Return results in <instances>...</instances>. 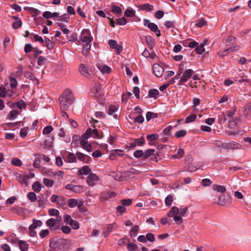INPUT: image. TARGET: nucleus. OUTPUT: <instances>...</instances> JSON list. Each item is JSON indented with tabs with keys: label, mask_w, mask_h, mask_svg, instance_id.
<instances>
[{
	"label": "nucleus",
	"mask_w": 251,
	"mask_h": 251,
	"mask_svg": "<svg viewBox=\"0 0 251 251\" xmlns=\"http://www.w3.org/2000/svg\"><path fill=\"white\" fill-rule=\"evenodd\" d=\"M197 118V115L196 114H193L189 116H188L185 120L186 123H189L192 122H194Z\"/></svg>",
	"instance_id": "37998d69"
},
{
	"label": "nucleus",
	"mask_w": 251,
	"mask_h": 251,
	"mask_svg": "<svg viewBox=\"0 0 251 251\" xmlns=\"http://www.w3.org/2000/svg\"><path fill=\"white\" fill-rule=\"evenodd\" d=\"M28 199L32 202H34L37 200V197L34 192H30L27 194Z\"/></svg>",
	"instance_id": "a19ab883"
},
{
	"label": "nucleus",
	"mask_w": 251,
	"mask_h": 251,
	"mask_svg": "<svg viewBox=\"0 0 251 251\" xmlns=\"http://www.w3.org/2000/svg\"><path fill=\"white\" fill-rule=\"evenodd\" d=\"M76 156L78 160L85 163H88L91 160V157L79 151L76 152Z\"/></svg>",
	"instance_id": "6e6552de"
},
{
	"label": "nucleus",
	"mask_w": 251,
	"mask_h": 251,
	"mask_svg": "<svg viewBox=\"0 0 251 251\" xmlns=\"http://www.w3.org/2000/svg\"><path fill=\"white\" fill-rule=\"evenodd\" d=\"M91 170L89 167L87 166H83L81 169H80L79 171L80 174L82 175H86L88 174Z\"/></svg>",
	"instance_id": "cd10ccee"
},
{
	"label": "nucleus",
	"mask_w": 251,
	"mask_h": 251,
	"mask_svg": "<svg viewBox=\"0 0 251 251\" xmlns=\"http://www.w3.org/2000/svg\"><path fill=\"white\" fill-rule=\"evenodd\" d=\"M116 22L117 25H126L127 23V21L125 17H123L121 18L117 19L116 20Z\"/></svg>",
	"instance_id": "7c9ffc66"
},
{
	"label": "nucleus",
	"mask_w": 251,
	"mask_h": 251,
	"mask_svg": "<svg viewBox=\"0 0 251 251\" xmlns=\"http://www.w3.org/2000/svg\"><path fill=\"white\" fill-rule=\"evenodd\" d=\"M154 152H155V150L154 149H150L147 150L144 152L143 158L147 159L149 156L154 155Z\"/></svg>",
	"instance_id": "4be33fe9"
},
{
	"label": "nucleus",
	"mask_w": 251,
	"mask_h": 251,
	"mask_svg": "<svg viewBox=\"0 0 251 251\" xmlns=\"http://www.w3.org/2000/svg\"><path fill=\"white\" fill-rule=\"evenodd\" d=\"M159 94V91L156 89H152L149 91L148 97L150 98H156Z\"/></svg>",
	"instance_id": "c85d7f7f"
},
{
	"label": "nucleus",
	"mask_w": 251,
	"mask_h": 251,
	"mask_svg": "<svg viewBox=\"0 0 251 251\" xmlns=\"http://www.w3.org/2000/svg\"><path fill=\"white\" fill-rule=\"evenodd\" d=\"M99 68L101 71V72L103 74L106 73L108 74L111 72V69L107 65H102L100 67L99 66Z\"/></svg>",
	"instance_id": "b1692460"
},
{
	"label": "nucleus",
	"mask_w": 251,
	"mask_h": 251,
	"mask_svg": "<svg viewBox=\"0 0 251 251\" xmlns=\"http://www.w3.org/2000/svg\"><path fill=\"white\" fill-rule=\"evenodd\" d=\"M38 202L39 206H44L46 205L47 202V198L45 197L43 195L41 194L38 197Z\"/></svg>",
	"instance_id": "2eb2a0df"
},
{
	"label": "nucleus",
	"mask_w": 251,
	"mask_h": 251,
	"mask_svg": "<svg viewBox=\"0 0 251 251\" xmlns=\"http://www.w3.org/2000/svg\"><path fill=\"white\" fill-rule=\"evenodd\" d=\"M206 24V21L203 18L201 19L196 23L195 25L197 27H201Z\"/></svg>",
	"instance_id": "de8ad7c7"
},
{
	"label": "nucleus",
	"mask_w": 251,
	"mask_h": 251,
	"mask_svg": "<svg viewBox=\"0 0 251 251\" xmlns=\"http://www.w3.org/2000/svg\"><path fill=\"white\" fill-rule=\"evenodd\" d=\"M53 137L50 136H47L44 141L45 145L47 147H50L51 146V144L53 141Z\"/></svg>",
	"instance_id": "5701e85b"
},
{
	"label": "nucleus",
	"mask_w": 251,
	"mask_h": 251,
	"mask_svg": "<svg viewBox=\"0 0 251 251\" xmlns=\"http://www.w3.org/2000/svg\"><path fill=\"white\" fill-rule=\"evenodd\" d=\"M121 202L123 205L125 206H127L130 205L132 203L131 199H123L121 201Z\"/></svg>",
	"instance_id": "09e8293b"
},
{
	"label": "nucleus",
	"mask_w": 251,
	"mask_h": 251,
	"mask_svg": "<svg viewBox=\"0 0 251 251\" xmlns=\"http://www.w3.org/2000/svg\"><path fill=\"white\" fill-rule=\"evenodd\" d=\"M34 37V41L35 42H39L43 46H44V40L42 37L40 36L32 34Z\"/></svg>",
	"instance_id": "2f4dec72"
},
{
	"label": "nucleus",
	"mask_w": 251,
	"mask_h": 251,
	"mask_svg": "<svg viewBox=\"0 0 251 251\" xmlns=\"http://www.w3.org/2000/svg\"><path fill=\"white\" fill-rule=\"evenodd\" d=\"M24 75L26 78L28 79H29L33 81H35L37 84L39 83L38 80L37 79V78L31 72L29 71L25 72L24 73Z\"/></svg>",
	"instance_id": "f3484780"
},
{
	"label": "nucleus",
	"mask_w": 251,
	"mask_h": 251,
	"mask_svg": "<svg viewBox=\"0 0 251 251\" xmlns=\"http://www.w3.org/2000/svg\"><path fill=\"white\" fill-rule=\"evenodd\" d=\"M43 183L47 187H51L53 184V181L47 178L43 179Z\"/></svg>",
	"instance_id": "c03bdc74"
},
{
	"label": "nucleus",
	"mask_w": 251,
	"mask_h": 251,
	"mask_svg": "<svg viewBox=\"0 0 251 251\" xmlns=\"http://www.w3.org/2000/svg\"><path fill=\"white\" fill-rule=\"evenodd\" d=\"M158 116L157 113H154L150 111H149L146 114V120L149 122L151 119H154L157 118Z\"/></svg>",
	"instance_id": "a878e982"
},
{
	"label": "nucleus",
	"mask_w": 251,
	"mask_h": 251,
	"mask_svg": "<svg viewBox=\"0 0 251 251\" xmlns=\"http://www.w3.org/2000/svg\"><path fill=\"white\" fill-rule=\"evenodd\" d=\"M65 188L75 193H80L84 191V187L81 185H75L72 184H69L66 185Z\"/></svg>",
	"instance_id": "f03ea898"
},
{
	"label": "nucleus",
	"mask_w": 251,
	"mask_h": 251,
	"mask_svg": "<svg viewBox=\"0 0 251 251\" xmlns=\"http://www.w3.org/2000/svg\"><path fill=\"white\" fill-rule=\"evenodd\" d=\"M236 38L233 36H229L226 40V46H230L235 43Z\"/></svg>",
	"instance_id": "79ce46f5"
},
{
	"label": "nucleus",
	"mask_w": 251,
	"mask_h": 251,
	"mask_svg": "<svg viewBox=\"0 0 251 251\" xmlns=\"http://www.w3.org/2000/svg\"><path fill=\"white\" fill-rule=\"evenodd\" d=\"M148 28L152 32H154L157 37H160L161 36L160 31L155 24L153 23L149 24L148 25Z\"/></svg>",
	"instance_id": "9b49d317"
},
{
	"label": "nucleus",
	"mask_w": 251,
	"mask_h": 251,
	"mask_svg": "<svg viewBox=\"0 0 251 251\" xmlns=\"http://www.w3.org/2000/svg\"><path fill=\"white\" fill-rule=\"evenodd\" d=\"M12 164L16 166H21L22 165V162L17 158H15L12 160Z\"/></svg>",
	"instance_id": "052dcab7"
},
{
	"label": "nucleus",
	"mask_w": 251,
	"mask_h": 251,
	"mask_svg": "<svg viewBox=\"0 0 251 251\" xmlns=\"http://www.w3.org/2000/svg\"><path fill=\"white\" fill-rule=\"evenodd\" d=\"M41 158L39 156L36 158L35 161L33 164V166L36 168H39L40 167Z\"/></svg>",
	"instance_id": "bf43d9fd"
},
{
	"label": "nucleus",
	"mask_w": 251,
	"mask_h": 251,
	"mask_svg": "<svg viewBox=\"0 0 251 251\" xmlns=\"http://www.w3.org/2000/svg\"><path fill=\"white\" fill-rule=\"evenodd\" d=\"M52 130V127L50 126H48L44 128L43 130V134L44 135L48 134L50 133Z\"/></svg>",
	"instance_id": "3c124183"
},
{
	"label": "nucleus",
	"mask_w": 251,
	"mask_h": 251,
	"mask_svg": "<svg viewBox=\"0 0 251 251\" xmlns=\"http://www.w3.org/2000/svg\"><path fill=\"white\" fill-rule=\"evenodd\" d=\"M59 100L61 109L63 110H67L73 102L74 97L70 90H66L63 92Z\"/></svg>",
	"instance_id": "f257e3e1"
},
{
	"label": "nucleus",
	"mask_w": 251,
	"mask_h": 251,
	"mask_svg": "<svg viewBox=\"0 0 251 251\" xmlns=\"http://www.w3.org/2000/svg\"><path fill=\"white\" fill-rule=\"evenodd\" d=\"M79 70L81 74L86 77H88L90 75L89 71L84 64H82L79 66Z\"/></svg>",
	"instance_id": "4468645a"
},
{
	"label": "nucleus",
	"mask_w": 251,
	"mask_h": 251,
	"mask_svg": "<svg viewBox=\"0 0 251 251\" xmlns=\"http://www.w3.org/2000/svg\"><path fill=\"white\" fill-rule=\"evenodd\" d=\"M81 40L86 43H91L93 40V37L91 36H81Z\"/></svg>",
	"instance_id": "c9c22d12"
},
{
	"label": "nucleus",
	"mask_w": 251,
	"mask_h": 251,
	"mask_svg": "<svg viewBox=\"0 0 251 251\" xmlns=\"http://www.w3.org/2000/svg\"><path fill=\"white\" fill-rule=\"evenodd\" d=\"M229 196L228 195H222L219 198L218 204L221 206H224L226 204V201L229 200Z\"/></svg>",
	"instance_id": "dca6fc26"
},
{
	"label": "nucleus",
	"mask_w": 251,
	"mask_h": 251,
	"mask_svg": "<svg viewBox=\"0 0 251 251\" xmlns=\"http://www.w3.org/2000/svg\"><path fill=\"white\" fill-rule=\"evenodd\" d=\"M67 38L69 41L75 42L77 40V35L76 33H73L71 36H67Z\"/></svg>",
	"instance_id": "8fccbe9b"
},
{
	"label": "nucleus",
	"mask_w": 251,
	"mask_h": 251,
	"mask_svg": "<svg viewBox=\"0 0 251 251\" xmlns=\"http://www.w3.org/2000/svg\"><path fill=\"white\" fill-rule=\"evenodd\" d=\"M6 95H9V97H11L12 95V94H7V91L4 87H0V97L4 98L6 97Z\"/></svg>",
	"instance_id": "c756f323"
},
{
	"label": "nucleus",
	"mask_w": 251,
	"mask_h": 251,
	"mask_svg": "<svg viewBox=\"0 0 251 251\" xmlns=\"http://www.w3.org/2000/svg\"><path fill=\"white\" fill-rule=\"evenodd\" d=\"M110 7L111 12L116 14L117 17H119L122 14V9L120 7L112 3Z\"/></svg>",
	"instance_id": "f8f14e48"
},
{
	"label": "nucleus",
	"mask_w": 251,
	"mask_h": 251,
	"mask_svg": "<svg viewBox=\"0 0 251 251\" xmlns=\"http://www.w3.org/2000/svg\"><path fill=\"white\" fill-rule=\"evenodd\" d=\"M34 48L30 44H26L25 46L24 50L25 53L30 52Z\"/></svg>",
	"instance_id": "69168bd1"
},
{
	"label": "nucleus",
	"mask_w": 251,
	"mask_h": 251,
	"mask_svg": "<svg viewBox=\"0 0 251 251\" xmlns=\"http://www.w3.org/2000/svg\"><path fill=\"white\" fill-rule=\"evenodd\" d=\"M58 20L68 22L70 20V16L68 14H64L59 17Z\"/></svg>",
	"instance_id": "a18cd8bd"
},
{
	"label": "nucleus",
	"mask_w": 251,
	"mask_h": 251,
	"mask_svg": "<svg viewBox=\"0 0 251 251\" xmlns=\"http://www.w3.org/2000/svg\"><path fill=\"white\" fill-rule=\"evenodd\" d=\"M44 46L46 47L49 50H52L54 47V43L52 40H50L47 43H44Z\"/></svg>",
	"instance_id": "338daca9"
},
{
	"label": "nucleus",
	"mask_w": 251,
	"mask_h": 251,
	"mask_svg": "<svg viewBox=\"0 0 251 251\" xmlns=\"http://www.w3.org/2000/svg\"><path fill=\"white\" fill-rule=\"evenodd\" d=\"M115 196L116 194L113 192H103L101 193L100 198L102 201H106L113 197H114Z\"/></svg>",
	"instance_id": "1a4fd4ad"
},
{
	"label": "nucleus",
	"mask_w": 251,
	"mask_h": 251,
	"mask_svg": "<svg viewBox=\"0 0 251 251\" xmlns=\"http://www.w3.org/2000/svg\"><path fill=\"white\" fill-rule=\"evenodd\" d=\"M127 242L128 243L127 248L129 251H134L137 249L138 246L136 244L130 242L129 239H127Z\"/></svg>",
	"instance_id": "aec40b11"
},
{
	"label": "nucleus",
	"mask_w": 251,
	"mask_h": 251,
	"mask_svg": "<svg viewBox=\"0 0 251 251\" xmlns=\"http://www.w3.org/2000/svg\"><path fill=\"white\" fill-rule=\"evenodd\" d=\"M133 155L135 157L137 158H139L141 157H143L144 152L142 150H137L134 151Z\"/></svg>",
	"instance_id": "5fc2aeb1"
},
{
	"label": "nucleus",
	"mask_w": 251,
	"mask_h": 251,
	"mask_svg": "<svg viewBox=\"0 0 251 251\" xmlns=\"http://www.w3.org/2000/svg\"><path fill=\"white\" fill-rule=\"evenodd\" d=\"M77 204V201L75 199H70L68 201V205L69 207L73 208L75 207Z\"/></svg>",
	"instance_id": "72a5a7b5"
},
{
	"label": "nucleus",
	"mask_w": 251,
	"mask_h": 251,
	"mask_svg": "<svg viewBox=\"0 0 251 251\" xmlns=\"http://www.w3.org/2000/svg\"><path fill=\"white\" fill-rule=\"evenodd\" d=\"M117 110V108L115 105H111L108 108V113L109 115H113Z\"/></svg>",
	"instance_id": "0e129e2a"
},
{
	"label": "nucleus",
	"mask_w": 251,
	"mask_h": 251,
	"mask_svg": "<svg viewBox=\"0 0 251 251\" xmlns=\"http://www.w3.org/2000/svg\"><path fill=\"white\" fill-rule=\"evenodd\" d=\"M141 9L143 10L152 11L153 9V6L149 3H145L139 6Z\"/></svg>",
	"instance_id": "412c9836"
},
{
	"label": "nucleus",
	"mask_w": 251,
	"mask_h": 251,
	"mask_svg": "<svg viewBox=\"0 0 251 251\" xmlns=\"http://www.w3.org/2000/svg\"><path fill=\"white\" fill-rule=\"evenodd\" d=\"M213 189L220 193H224L226 190V188L224 186L219 185H214L213 186Z\"/></svg>",
	"instance_id": "bb28decb"
},
{
	"label": "nucleus",
	"mask_w": 251,
	"mask_h": 251,
	"mask_svg": "<svg viewBox=\"0 0 251 251\" xmlns=\"http://www.w3.org/2000/svg\"><path fill=\"white\" fill-rule=\"evenodd\" d=\"M46 225L50 228H51L56 225V223L54 218H50L47 221Z\"/></svg>",
	"instance_id": "49530a36"
},
{
	"label": "nucleus",
	"mask_w": 251,
	"mask_h": 251,
	"mask_svg": "<svg viewBox=\"0 0 251 251\" xmlns=\"http://www.w3.org/2000/svg\"><path fill=\"white\" fill-rule=\"evenodd\" d=\"M139 230L138 226H135L130 230V235L131 236H136Z\"/></svg>",
	"instance_id": "4c0bfd02"
},
{
	"label": "nucleus",
	"mask_w": 251,
	"mask_h": 251,
	"mask_svg": "<svg viewBox=\"0 0 251 251\" xmlns=\"http://www.w3.org/2000/svg\"><path fill=\"white\" fill-rule=\"evenodd\" d=\"M178 208L176 206H173L171 210L169 211L167 215L170 217H174L175 215H178Z\"/></svg>",
	"instance_id": "6ab92c4d"
},
{
	"label": "nucleus",
	"mask_w": 251,
	"mask_h": 251,
	"mask_svg": "<svg viewBox=\"0 0 251 251\" xmlns=\"http://www.w3.org/2000/svg\"><path fill=\"white\" fill-rule=\"evenodd\" d=\"M98 176L94 174H91L89 175L87 180L88 184L89 186H94L95 185L94 181L98 180Z\"/></svg>",
	"instance_id": "ddd939ff"
},
{
	"label": "nucleus",
	"mask_w": 251,
	"mask_h": 251,
	"mask_svg": "<svg viewBox=\"0 0 251 251\" xmlns=\"http://www.w3.org/2000/svg\"><path fill=\"white\" fill-rule=\"evenodd\" d=\"M76 156L73 153H69L68 155L67 159L68 162L69 163H72L76 161Z\"/></svg>",
	"instance_id": "58836bf2"
},
{
	"label": "nucleus",
	"mask_w": 251,
	"mask_h": 251,
	"mask_svg": "<svg viewBox=\"0 0 251 251\" xmlns=\"http://www.w3.org/2000/svg\"><path fill=\"white\" fill-rule=\"evenodd\" d=\"M117 225L115 223L109 224L107 225V227L103 228L102 234L105 237H106L109 236L113 228H117Z\"/></svg>",
	"instance_id": "423d86ee"
},
{
	"label": "nucleus",
	"mask_w": 251,
	"mask_h": 251,
	"mask_svg": "<svg viewBox=\"0 0 251 251\" xmlns=\"http://www.w3.org/2000/svg\"><path fill=\"white\" fill-rule=\"evenodd\" d=\"M32 189L35 192L39 193L41 190V184L38 181L34 182L32 185Z\"/></svg>",
	"instance_id": "393cba45"
},
{
	"label": "nucleus",
	"mask_w": 251,
	"mask_h": 251,
	"mask_svg": "<svg viewBox=\"0 0 251 251\" xmlns=\"http://www.w3.org/2000/svg\"><path fill=\"white\" fill-rule=\"evenodd\" d=\"M91 93L95 97L100 98L101 96V86L99 83H95L94 86L91 89Z\"/></svg>",
	"instance_id": "0eeeda50"
},
{
	"label": "nucleus",
	"mask_w": 251,
	"mask_h": 251,
	"mask_svg": "<svg viewBox=\"0 0 251 251\" xmlns=\"http://www.w3.org/2000/svg\"><path fill=\"white\" fill-rule=\"evenodd\" d=\"M240 48H241L240 46L236 45L234 46L230 47L227 49L229 52H232L239 50L240 49Z\"/></svg>",
	"instance_id": "e2e57ef3"
},
{
	"label": "nucleus",
	"mask_w": 251,
	"mask_h": 251,
	"mask_svg": "<svg viewBox=\"0 0 251 251\" xmlns=\"http://www.w3.org/2000/svg\"><path fill=\"white\" fill-rule=\"evenodd\" d=\"M67 245V241L63 239H59L54 243L53 247L55 249L64 250Z\"/></svg>",
	"instance_id": "20e7f679"
},
{
	"label": "nucleus",
	"mask_w": 251,
	"mask_h": 251,
	"mask_svg": "<svg viewBox=\"0 0 251 251\" xmlns=\"http://www.w3.org/2000/svg\"><path fill=\"white\" fill-rule=\"evenodd\" d=\"M186 130H185L184 129H182V130L177 131L175 134V136L177 138H180V137H184L186 135Z\"/></svg>",
	"instance_id": "603ef678"
},
{
	"label": "nucleus",
	"mask_w": 251,
	"mask_h": 251,
	"mask_svg": "<svg viewBox=\"0 0 251 251\" xmlns=\"http://www.w3.org/2000/svg\"><path fill=\"white\" fill-rule=\"evenodd\" d=\"M58 25L60 26L61 30L64 34H67L70 32L69 30L66 27V26L64 25L62 23H60Z\"/></svg>",
	"instance_id": "774afa93"
},
{
	"label": "nucleus",
	"mask_w": 251,
	"mask_h": 251,
	"mask_svg": "<svg viewBox=\"0 0 251 251\" xmlns=\"http://www.w3.org/2000/svg\"><path fill=\"white\" fill-rule=\"evenodd\" d=\"M159 137V135L156 133L151 134L148 135L147 136V139L149 141L152 142L157 140Z\"/></svg>",
	"instance_id": "f704fd0d"
},
{
	"label": "nucleus",
	"mask_w": 251,
	"mask_h": 251,
	"mask_svg": "<svg viewBox=\"0 0 251 251\" xmlns=\"http://www.w3.org/2000/svg\"><path fill=\"white\" fill-rule=\"evenodd\" d=\"M16 19H18V21L14 22L12 24V27L14 29H17L22 26V22L20 19H19L18 17H16Z\"/></svg>",
	"instance_id": "ea45409f"
},
{
	"label": "nucleus",
	"mask_w": 251,
	"mask_h": 251,
	"mask_svg": "<svg viewBox=\"0 0 251 251\" xmlns=\"http://www.w3.org/2000/svg\"><path fill=\"white\" fill-rule=\"evenodd\" d=\"M19 245L22 251H25L28 249V244L25 241H19Z\"/></svg>",
	"instance_id": "473e14b6"
},
{
	"label": "nucleus",
	"mask_w": 251,
	"mask_h": 251,
	"mask_svg": "<svg viewBox=\"0 0 251 251\" xmlns=\"http://www.w3.org/2000/svg\"><path fill=\"white\" fill-rule=\"evenodd\" d=\"M92 132L93 130L90 127H89L87 129L85 134L82 135L81 138L85 137V139H88L92 135Z\"/></svg>",
	"instance_id": "e433bc0d"
},
{
	"label": "nucleus",
	"mask_w": 251,
	"mask_h": 251,
	"mask_svg": "<svg viewBox=\"0 0 251 251\" xmlns=\"http://www.w3.org/2000/svg\"><path fill=\"white\" fill-rule=\"evenodd\" d=\"M173 202V196L168 195L165 199V204L167 206H170Z\"/></svg>",
	"instance_id": "680f3d73"
},
{
	"label": "nucleus",
	"mask_w": 251,
	"mask_h": 251,
	"mask_svg": "<svg viewBox=\"0 0 251 251\" xmlns=\"http://www.w3.org/2000/svg\"><path fill=\"white\" fill-rule=\"evenodd\" d=\"M46 58L43 56H40L37 60V64L39 66H43L45 64Z\"/></svg>",
	"instance_id": "6e6d98bb"
},
{
	"label": "nucleus",
	"mask_w": 251,
	"mask_h": 251,
	"mask_svg": "<svg viewBox=\"0 0 251 251\" xmlns=\"http://www.w3.org/2000/svg\"><path fill=\"white\" fill-rule=\"evenodd\" d=\"M193 73L192 69L186 70L180 77V83H183L187 81L191 77Z\"/></svg>",
	"instance_id": "7ed1b4c3"
},
{
	"label": "nucleus",
	"mask_w": 251,
	"mask_h": 251,
	"mask_svg": "<svg viewBox=\"0 0 251 251\" xmlns=\"http://www.w3.org/2000/svg\"><path fill=\"white\" fill-rule=\"evenodd\" d=\"M146 240H148L149 241L153 242L155 241V237L154 235L151 233H148L146 236Z\"/></svg>",
	"instance_id": "4d7b16f0"
},
{
	"label": "nucleus",
	"mask_w": 251,
	"mask_h": 251,
	"mask_svg": "<svg viewBox=\"0 0 251 251\" xmlns=\"http://www.w3.org/2000/svg\"><path fill=\"white\" fill-rule=\"evenodd\" d=\"M69 224L74 229H77L79 228V224L76 221L71 220V222L69 223Z\"/></svg>",
	"instance_id": "13d9d810"
},
{
	"label": "nucleus",
	"mask_w": 251,
	"mask_h": 251,
	"mask_svg": "<svg viewBox=\"0 0 251 251\" xmlns=\"http://www.w3.org/2000/svg\"><path fill=\"white\" fill-rule=\"evenodd\" d=\"M173 127L169 126L166 127L163 131L162 134L165 136H170L171 134L170 131L172 130Z\"/></svg>",
	"instance_id": "864d4df0"
},
{
	"label": "nucleus",
	"mask_w": 251,
	"mask_h": 251,
	"mask_svg": "<svg viewBox=\"0 0 251 251\" xmlns=\"http://www.w3.org/2000/svg\"><path fill=\"white\" fill-rule=\"evenodd\" d=\"M153 71L155 75L157 77H161L164 72L163 68L158 64H154L153 66Z\"/></svg>",
	"instance_id": "39448f33"
},
{
	"label": "nucleus",
	"mask_w": 251,
	"mask_h": 251,
	"mask_svg": "<svg viewBox=\"0 0 251 251\" xmlns=\"http://www.w3.org/2000/svg\"><path fill=\"white\" fill-rule=\"evenodd\" d=\"M124 15L127 17H134L135 16V11L131 8H128L125 11Z\"/></svg>",
	"instance_id": "a211bd4d"
},
{
	"label": "nucleus",
	"mask_w": 251,
	"mask_h": 251,
	"mask_svg": "<svg viewBox=\"0 0 251 251\" xmlns=\"http://www.w3.org/2000/svg\"><path fill=\"white\" fill-rule=\"evenodd\" d=\"M16 179L22 184L27 186L28 185L27 177L26 175L22 176L21 175L16 174Z\"/></svg>",
	"instance_id": "9d476101"
}]
</instances>
